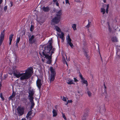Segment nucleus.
Returning a JSON list of instances; mask_svg holds the SVG:
<instances>
[{
    "label": "nucleus",
    "mask_w": 120,
    "mask_h": 120,
    "mask_svg": "<svg viewBox=\"0 0 120 120\" xmlns=\"http://www.w3.org/2000/svg\"><path fill=\"white\" fill-rule=\"evenodd\" d=\"M43 45H41L40 46V50L39 52V54L41 56L42 55L45 56V58L46 59H48L47 61V63L50 64L52 62V55H49V54H45L43 49Z\"/></svg>",
    "instance_id": "f257e3e1"
},
{
    "label": "nucleus",
    "mask_w": 120,
    "mask_h": 120,
    "mask_svg": "<svg viewBox=\"0 0 120 120\" xmlns=\"http://www.w3.org/2000/svg\"><path fill=\"white\" fill-rule=\"evenodd\" d=\"M52 43L51 42L46 46L44 47V46L43 45L44 52L45 54H47L48 53V54H50V51L52 48Z\"/></svg>",
    "instance_id": "f03ea898"
},
{
    "label": "nucleus",
    "mask_w": 120,
    "mask_h": 120,
    "mask_svg": "<svg viewBox=\"0 0 120 120\" xmlns=\"http://www.w3.org/2000/svg\"><path fill=\"white\" fill-rule=\"evenodd\" d=\"M102 6V8H101L100 9V11L101 13H102V14L104 15L106 12L107 14L108 12V9L109 7V4L106 5V4H104Z\"/></svg>",
    "instance_id": "7ed1b4c3"
},
{
    "label": "nucleus",
    "mask_w": 120,
    "mask_h": 120,
    "mask_svg": "<svg viewBox=\"0 0 120 120\" xmlns=\"http://www.w3.org/2000/svg\"><path fill=\"white\" fill-rule=\"evenodd\" d=\"M12 72L13 75L17 78H19L21 76V73L18 70L15 68H13Z\"/></svg>",
    "instance_id": "20e7f679"
},
{
    "label": "nucleus",
    "mask_w": 120,
    "mask_h": 120,
    "mask_svg": "<svg viewBox=\"0 0 120 120\" xmlns=\"http://www.w3.org/2000/svg\"><path fill=\"white\" fill-rule=\"evenodd\" d=\"M25 108L24 107L18 106L17 108L18 113L20 116L22 115L24 113Z\"/></svg>",
    "instance_id": "39448f33"
},
{
    "label": "nucleus",
    "mask_w": 120,
    "mask_h": 120,
    "mask_svg": "<svg viewBox=\"0 0 120 120\" xmlns=\"http://www.w3.org/2000/svg\"><path fill=\"white\" fill-rule=\"evenodd\" d=\"M42 84V81L41 79L38 78L36 82V84L37 86L40 90L41 89Z\"/></svg>",
    "instance_id": "423d86ee"
},
{
    "label": "nucleus",
    "mask_w": 120,
    "mask_h": 120,
    "mask_svg": "<svg viewBox=\"0 0 120 120\" xmlns=\"http://www.w3.org/2000/svg\"><path fill=\"white\" fill-rule=\"evenodd\" d=\"M21 75L20 77V79L22 80L25 79H27L30 77L25 73L21 74Z\"/></svg>",
    "instance_id": "0eeeda50"
},
{
    "label": "nucleus",
    "mask_w": 120,
    "mask_h": 120,
    "mask_svg": "<svg viewBox=\"0 0 120 120\" xmlns=\"http://www.w3.org/2000/svg\"><path fill=\"white\" fill-rule=\"evenodd\" d=\"M5 30H4L1 32L0 35V46L2 45L4 40L5 36Z\"/></svg>",
    "instance_id": "6e6552de"
},
{
    "label": "nucleus",
    "mask_w": 120,
    "mask_h": 120,
    "mask_svg": "<svg viewBox=\"0 0 120 120\" xmlns=\"http://www.w3.org/2000/svg\"><path fill=\"white\" fill-rule=\"evenodd\" d=\"M33 68L31 67H30L28 68L26 70L25 73L30 77L31 75V74L33 72Z\"/></svg>",
    "instance_id": "1a4fd4ad"
},
{
    "label": "nucleus",
    "mask_w": 120,
    "mask_h": 120,
    "mask_svg": "<svg viewBox=\"0 0 120 120\" xmlns=\"http://www.w3.org/2000/svg\"><path fill=\"white\" fill-rule=\"evenodd\" d=\"M60 18L56 16L53 18L51 20L52 22H53L54 24H57L58 23L60 20Z\"/></svg>",
    "instance_id": "9d476101"
},
{
    "label": "nucleus",
    "mask_w": 120,
    "mask_h": 120,
    "mask_svg": "<svg viewBox=\"0 0 120 120\" xmlns=\"http://www.w3.org/2000/svg\"><path fill=\"white\" fill-rule=\"evenodd\" d=\"M29 42L30 44H33L36 42V39H34V35H32L31 37H29Z\"/></svg>",
    "instance_id": "9b49d317"
},
{
    "label": "nucleus",
    "mask_w": 120,
    "mask_h": 120,
    "mask_svg": "<svg viewBox=\"0 0 120 120\" xmlns=\"http://www.w3.org/2000/svg\"><path fill=\"white\" fill-rule=\"evenodd\" d=\"M79 76L82 82V84L83 83L86 84V86H87L88 85V83L87 81L85 80L84 78L83 77L81 74L80 72H79Z\"/></svg>",
    "instance_id": "f8f14e48"
},
{
    "label": "nucleus",
    "mask_w": 120,
    "mask_h": 120,
    "mask_svg": "<svg viewBox=\"0 0 120 120\" xmlns=\"http://www.w3.org/2000/svg\"><path fill=\"white\" fill-rule=\"evenodd\" d=\"M68 38L67 40V43L71 47V48H73L74 47L73 44L71 42V40L70 38L69 34L68 35Z\"/></svg>",
    "instance_id": "ddd939ff"
},
{
    "label": "nucleus",
    "mask_w": 120,
    "mask_h": 120,
    "mask_svg": "<svg viewBox=\"0 0 120 120\" xmlns=\"http://www.w3.org/2000/svg\"><path fill=\"white\" fill-rule=\"evenodd\" d=\"M67 83L69 85L75 84L74 83L73 80L70 79H69L67 80Z\"/></svg>",
    "instance_id": "4468645a"
},
{
    "label": "nucleus",
    "mask_w": 120,
    "mask_h": 120,
    "mask_svg": "<svg viewBox=\"0 0 120 120\" xmlns=\"http://www.w3.org/2000/svg\"><path fill=\"white\" fill-rule=\"evenodd\" d=\"M56 75L50 74V81L51 82L53 81L55 79Z\"/></svg>",
    "instance_id": "2eb2a0df"
},
{
    "label": "nucleus",
    "mask_w": 120,
    "mask_h": 120,
    "mask_svg": "<svg viewBox=\"0 0 120 120\" xmlns=\"http://www.w3.org/2000/svg\"><path fill=\"white\" fill-rule=\"evenodd\" d=\"M50 70L51 72L50 74L56 75V73L55 70L53 69L52 67H50Z\"/></svg>",
    "instance_id": "dca6fc26"
},
{
    "label": "nucleus",
    "mask_w": 120,
    "mask_h": 120,
    "mask_svg": "<svg viewBox=\"0 0 120 120\" xmlns=\"http://www.w3.org/2000/svg\"><path fill=\"white\" fill-rule=\"evenodd\" d=\"M34 91L32 90H30L28 92L29 94V97H33L34 94Z\"/></svg>",
    "instance_id": "f3484780"
},
{
    "label": "nucleus",
    "mask_w": 120,
    "mask_h": 120,
    "mask_svg": "<svg viewBox=\"0 0 120 120\" xmlns=\"http://www.w3.org/2000/svg\"><path fill=\"white\" fill-rule=\"evenodd\" d=\"M14 36V34H11L9 36V45H10L11 44V42L12 40V38L13 36Z\"/></svg>",
    "instance_id": "a211bd4d"
},
{
    "label": "nucleus",
    "mask_w": 120,
    "mask_h": 120,
    "mask_svg": "<svg viewBox=\"0 0 120 120\" xmlns=\"http://www.w3.org/2000/svg\"><path fill=\"white\" fill-rule=\"evenodd\" d=\"M42 9L45 12H48L50 10V9L49 7H42Z\"/></svg>",
    "instance_id": "6ab92c4d"
},
{
    "label": "nucleus",
    "mask_w": 120,
    "mask_h": 120,
    "mask_svg": "<svg viewBox=\"0 0 120 120\" xmlns=\"http://www.w3.org/2000/svg\"><path fill=\"white\" fill-rule=\"evenodd\" d=\"M62 14V11L60 10L59 11L57 12L56 15V16L60 17L61 18V15Z\"/></svg>",
    "instance_id": "aec40b11"
},
{
    "label": "nucleus",
    "mask_w": 120,
    "mask_h": 120,
    "mask_svg": "<svg viewBox=\"0 0 120 120\" xmlns=\"http://www.w3.org/2000/svg\"><path fill=\"white\" fill-rule=\"evenodd\" d=\"M55 28L56 29V30L58 32H61V29L57 26H54Z\"/></svg>",
    "instance_id": "412c9836"
},
{
    "label": "nucleus",
    "mask_w": 120,
    "mask_h": 120,
    "mask_svg": "<svg viewBox=\"0 0 120 120\" xmlns=\"http://www.w3.org/2000/svg\"><path fill=\"white\" fill-rule=\"evenodd\" d=\"M53 116V117H56L57 115V113L56 110L53 109L52 112Z\"/></svg>",
    "instance_id": "4be33fe9"
},
{
    "label": "nucleus",
    "mask_w": 120,
    "mask_h": 120,
    "mask_svg": "<svg viewBox=\"0 0 120 120\" xmlns=\"http://www.w3.org/2000/svg\"><path fill=\"white\" fill-rule=\"evenodd\" d=\"M60 36V38H61L62 40H63L64 39V33L62 31L61 32V34H59Z\"/></svg>",
    "instance_id": "5701e85b"
},
{
    "label": "nucleus",
    "mask_w": 120,
    "mask_h": 120,
    "mask_svg": "<svg viewBox=\"0 0 120 120\" xmlns=\"http://www.w3.org/2000/svg\"><path fill=\"white\" fill-rule=\"evenodd\" d=\"M31 103V106H30V108L31 109H32L33 108L34 106L35 105V103L34 102H30Z\"/></svg>",
    "instance_id": "b1692460"
},
{
    "label": "nucleus",
    "mask_w": 120,
    "mask_h": 120,
    "mask_svg": "<svg viewBox=\"0 0 120 120\" xmlns=\"http://www.w3.org/2000/svg\"><path fill=\"white\" fill-rule=\"evenodd\" d=\"M72 27L74 30H76V24H73L72 26Z\"/></svg>",
    "instance_id": "393cba45"
},
{
    "label": "nucleus",
    "mask_w": 120,
    "mask_h": 120,
    "mask_svg": "<svg viewBox=\"0 0 120 120\" xmlns=\"http://www.w3.org/2000/svg\"><path fill=\"white\" fill-rule=\"evenodd\" d=\"M112 41L113 42H117V39L115 37H113L111 39Z\"/></svg>",
    "instance_id": "a878e982"
},
{
    "label": "nucleus",
    "mask_w": 120,
    "mask_h": 120,
    "mask_svg": "<svg viewBox=\"0 0 120 120\" xmlns=\"http://www.w3.org/2000/svg\"><path fill=\"white\" fill-rule=\"evenodd\" d=\"M29 99L30 100V102H34V98L33 97H29Z\"/></svg>",
    "instance_id": "bb28decb"
},
{
    "label": "nucleus",
    "mask_w": 120,
    "mask_h": 120,
    "mask_svg": "<svg viewBox=\"0 0 120 120\" xmlns=\"http://www.w3.org/2000/svg\"><path fill=\"white\" fill-rule=\"evenodd\" d=\"M22 101L23 103L26 104L27 102V99L25 98H23L22 99Z\"/></svg>",
    "instance_id": "cd10ccee"
},
{
    "label": "nucleus",
    "mask_w": 120,
    "mask_h": 120,
    "mask_svg": "<svg viewBox=\"0 0 120 120\" xmlns=\"http://www.w3.org/2000/svg\"><path fill=\"white\" fill-rule=\"evenodd\" d=\"M34 28V26L33 25H31V26L30 27V31L31 32H32L33 31Z\"/></svg>",
    "instance_id": "c85d7f7f"
},
{
    "label": "nucleus",
    "mask_w": 120,
    "mask_h": 120,
    "mask_svg": "<svg viewBox=\"0 0 120 120\" xmlns=\"http://www.w3.org/2000/svg\"><path fill=\"white\" fill-rule=\"evenodd\" d=\"M55 50V48H52L51 50V52L50 51V55H52V54L54 53V51Z\"/></svg>",
    "instance_id": "c756f323"
},
{
    "label": "nucleus",
    "mask_w": 120,
    "mask_h": 120,
    "mask_svg": "<svg viewBox=\"0 0 120 120\" xmlns=\"http://www.w3.org/2000/svg\"><path fill=\"white\" fill-rule=\"evenodd\" d=\"M88 21V24L86 26V27L87 28H89L90 26V25L91 24V22H90L89 21V20Z\"/></svg>",
    "instance_id": "7c9ffc66"
},
{
    "label": "nucleus",
    "mask_w": 120,
    "mask_h": 120,
    "mask_svg": "<svg viewBox=\"0 0 120 120\" xmlns=\"http://www.w3.org/2000/svg\"><path fill=\"white\" fill-rule=\"evenodd\" d=\"M32 114V112L31 111H30L29 112L27 113L26 115V116H31V114Z\"/></svg>",
    "instance_id": "2f4dec72"
},
{
    "label": "nucleus",
    "mask_w": 120,
    "mask_h": 120,
    "mask_svg": "<svg viewBox=\"0 0 120 120\" xmlns=\"http://www.w3.org/2000/svg\"><path fill=\"white\" fill-rule=\"evenodd\" d=\"M0 98L2 99L3 101L4 100V99L2 93H0Z\"/></svg>",
    "instance_id": "473e14b6"
},
{
    "label": "nucleus",
    "mask_w": 120,
    "mask_h": 120,
    "mask_svg": "<svg viewBox=\"0 0 120 120\" xmlns=\"http://www.w3.org/2000/svg\"><path fill=\"white\" fill-rule=\"evenodd\" d=\"M87 94L89 97H90L91 95V93L89 91H88L87 92Z\"/></svg>",
    "instance_id": "72a5a7b5"
},
{
    "label": "nucleus",
    "mask_w": 120,
    "mask_h": 120,
    "mask_svg": "<svg viewBox=\"0 0 120 120\" xmlns=\"http://www.w3.org/2000/svg\"><path fill=\"white\" fill-rule=\"evenodd\" d=\"M16 95V94L15 92L14 91H13L12 92V93L11 95L13 97V98H14Z\"/></svg>",
    "instance_id": "f704fd0d"
},
{
    "label": "nucleus",
    "mask_w": 120,
    "mask_h": 120,
    "mask_svg": "<svg viewBox=\"0 0 120 120\" xmlns=\"http://www.w3.org/2000/svg\"><path fill=\"white\" fill-rule=\"evenodd\" d=\"M8 7L7 6H5L4 8V10L5 12H6L7 9Z\"/></svg>",
    "instance_id": "c9c22d12"
},
{
    "label": "nucleus",
    "mask_w": 120,
    "mask_h": 120,
    "mask_svg": "<svg viewBox=\"0 0 120 120\" xmlns=\"http://www.w3.org/2000/svg\"><path fill=\"white\" fill-rule=\"evenodd\" d=\"M62 116L64 119L65 120H67V118H66V116H65V115L63 113H62Z\"/></svg>",
    "instance_id": "e433bc0d"
},
{
    "label": "nucleus",
    "mask_w": 120,
    "mask_h": 120,
    "mask_svg": "<svg viewBox=\"0 0 120 120\" xmlns=\"http://www.w3.org/2000/svg\"><path fill=\"white\" fill-rule=\"evenodd\" d=\"M20 40V38L19 37L17 38V40L16 42L18 43H19Z\"/></svg>",
    "instance_id": "4c0bfd02"
},
{
    "label": "nucleus",
    "mask_w": 120,
    "mask_h": 120,
    "mask_svg": "<svg viewBox=\"0 0 120 120\" xmlns=\"http://www.w3.org/2000/svg\"><path fill=\"white\" fill-rule=\"evenodd\" d=\"M26 117L27 118V119L28 120H30L31 119V116H26Z\"/></svg>",
    "instance_id": "58836bf2"
},
{
    "label": "nucleus",
    "mask_w": 120,
    "mask_h": 120,
    "mask_svg": "<svg viewBox=\"0 0 120 120\" xmlns=\"http://www.w3.org/2000/svg\"><path fill=\"white\" fill-rule=\"evenodd\" d=\"M63 101H67V99L66 97H63L62 99Z\"/></svg>",
    "instance_id": "ea45409f"
},
{
    "label": "nucleus",
    "mask_w": 120,
    "mask_h": 120,
    "mask_svg": "<svg viewBox=\"0 0 120 120\" xmlns=\"http://www.w3.org/2000/svg\"><path fill=\"white\" fill-rule=\"evenodd\" d=\"M85 55L86 57L87 58H88L89 57L87 53L86 52H85Z\"/></svg>",
    "instance_id": "a19ab883"
},
{
    "label": "nucleus",
    "mask_w": 120,
    "mask_h": 120,
    "mask_svg": "<svg viewBox=\"0 0 120 120\" xmlns=\"http://www.w3.org/2000/svg\"><path fill=\"white\" fill-rule=\"evenodd\" d=\"M85 114H84L82 117V120H85L86 119V116H85Z\"/></svg>",
    "instance_id": "79ce46f5"
},
{
    "label": "nucleus",
    "mask_w": 120,
    "mask_h": 120,
    "mask_svg": "<svg viewBox=\"0 0 120 120\" xmlns=\"http://www.w3.org/2000/svg\"><path fill=\"white\" fill-rule=\"evenodd\" d=\"M65 3L66 4H68L70 5V3L69 2L68 0H65Z\"/></svg>",
    "instance_id": "37998d69"
},
{
    "label": "nucleus",
    "mask_w": 120,
    "mask_h": 120,
    "mask_svg": "<svg viewBox=\"0 0 120 120\" xmlns=\"http://www.w3.org/2000/svg\"><path fill=\"white\" fill-rule=\"evenodd\" d=\"M74 79L75 82H76L78 81V80L75 78H74Z\"/></svg>",
    "instance_id": "c03bdc74"
},
{
    "label": "nucleus",
    "mask_w": 120,
    "mask_h": 120,
    "mask_svg": "<svg viewBox=\"0 0 120 120\" xmlns=\"http://www.w3.org/2000/svg\"><path fill=\"white\" fill-rule=\"evenodd\" d=\"M72 100H68L67 101V102L68 103H71L72 102Z\"/></svg>",
    "instance_id": "a18cd8bd"
},
{
    "label": "nucleus",
    "mask_w": 120,
    "mask_h": 120,
    "mask_svg": "<svg viewBox=\"0 0 120 120\" xmlns=\"http://www.w3.org/2000/svg\"><path fill=\"white\" fill-rule=\"evenodd\" d=\"M108 30H109V31L110 32H111V29L109 25V26Z\"/></svg>",
    "instance_id": "49530a36"
},
{
    "label": "nucleus",
    "mask_w": 120,
    "mask_h": 120,
    "mask_svg": "<svg viewBox=\"0 0 120 120\" xmlns=\"http://www.w3.org/2000/svg\"><path fill=\"white\" fill-rule=\"evenodd\" d=\"M14 98L11 95L9 97V100H10L12 98Z\"/></svg>",
    "instance_id": "de8ad7c7"
},
{
    "label": "nucleus",
    "mask_w": 120,
    "mask_h": 120,
    "mask_svg": "<svg viewBox=\"0 0 120 120\" xmlns=\"http://www.w3.org/2000/svg\"><path fill=\"white\" fill-rule=\"evenodd\" d=\"M75 1L77 2L80 3V1L79 0H75Z\"/></svg>",
    "instance_id": "09e8293b"
},
{
    "label": "nucleus",
    "mask_w": 120,
    "mask_h": 120,
    "mask_svg": "<svg viewBox=\"0 0 120 120\" xmlns=\"http://www.w3.org/2000/svg\"><path fill=\"white\" fill-rule=\"evenodd\" d=\"M10 3H11V6L12 7L13 5V2H10Z\"/></svg>",
    "instance_id": "8fccbe9b"
},
{
    "label": "nucleus",
    "mask_w": 120,
    "mask_h": 120,
    "mask_svg": "<svg viewBox=\"0 0 120 120\" xmlns=\"http://www.w3.org/2000/svg\"><path fill=\"white\" fill-rule=\"evenodd\" d=\"M19 43L16 42V44H15V45L16 46H17V47H18V44Z\"/></svg>",
    "instance_id": "3c124183"
},
{
    "label": "nucleus",
    "mask_w": 120,
    "mask_h": 120,
    "mask_svg": "<svg viewBox=\"0 0 120 120\" xmlns=\"http://www.w3.org/2000/svg\"><path fill=\"white\" fill-rule=\"evenodd\" d=\"M3 0H0V6L1 4L3 2Z\"/></svg>",
    "instance_id": "603ef678"
},
{
    "label": "nucleus",
    "mask_w": 120,
    "mask_h": 120,
    "mask_svg": "<svg viewBox=\"0 0 120 120\" xmlns=\"http://www.w3.org/2000/svg\"><path fill=\"white\" fill-rule=\"evenodd\" d=\"M56 6H58L59 5V3L58 2H56Z\"/></svg>",
    "instance_id": "864d4df0"
},
{
    "label": "nucleus",
    "mask_w": 120,
    "mask_h": 120,
    "mask_svg": "<svg viewBox=\"0 0 120 120\" xmlns=\"http://www.w3.org/2000/svg\"><path fill=\"white\" fill-rule=\"evenodd\" d=\"M85 114V116H86V117L87 116V114Z\"/></svg>",
    "instance_id": "5fc2aeb1"
},
{
    "label": "nucleus",
    "mask_w": 120,
    "mask_h": 120,
    "mask_svg": "<svg viewBox=\"0 0 120 120\" xmlns=\"http://www.w3.org/2000/svg\"><path fill=\"white\" fill-rule=\"evenodd\" d=\"M103 2L105 3L106 2V0H103Z\"/></svg>",
    "instance_id": "6e6d98bb"
},
{
    "label": "nucleus",
    "mask_w": 120,
    "mask_h": 120,
    "mask_svg": "<svg viewBox=\"0 0 120 120\" xmlns=\"http://www.w3.org/2000/svg\"><path fill=\"white\" fill-rule=\"evenodd\" d=\"M104 85L105 88V89H106V86H105V84H104Z\"/></svg>",
    "instance_id": "4d7b16f0"
},
{
    "label": "nucleus",
    "mask_w": 120,
    "mask_h": 120,
    "mask_svg": "<svg viewBox=\"0 0 120 120\" xmlns=\"http://www.w3.org/2000/svg\"><path fill=\"white\" fill-rule=\"evenodd\" d=\"M57 0H53V1L54 2H56Z\"/></svg>",
    "instance_id": "13d9d810"
},
{
    "label": "nucleus",
    "mask_w": 120,
    "mask_h": 120,
    "mask_svg": "<svg viewBox=\"0 0 120 120\" xmlns=\"http://www.w3.org/2000/svg\"><path fill=\"white\" fill-rule=\"evenodd\" d=\"M65 63H66V65H67V66H68V64H67V62L66 61H65Z\"/></svg>",
    "instance_id": "bf43d9fd"
},
{
    "label": "nucleus",
    "mask_w": 120,
    "mask_h": 120,
    "mask_svg": "<svg viewBox=\"0 0 120 120\" xmlns=\"http://www.w3.org/2000/svg\"><path fill=\"white\" fill-rule=\"evenodd\" d=\"M22 120H26L24 118V119H22Z\"/></svg>",
    "instance_id": "052dcab7"
},
{
    "label": "nucleus",
    "mask_w": 120,
    "mask_h": 120,
    "mask_svg": "<svg viewBox=\"0 0 120 120\" xmlns=\"http://www.w3.org/2000/svg\"><path fill=\"white\" fill-rule=\"evenodd\" d=\"M68 104V103L67 102L65 104V105H67Z\"/></svg>",
    "instance_id": "680f3d73"
},
{
    "label": "nucleus",
    "mask_w": 120,
    "mask_h": 120,
    "mask_svg": "<svg viewBox=\"0 0 120 120\" xmlns=\"http://www.w3.org/2000/svg\"><path fill=\"white\" fill-rule=\"evenodd\" d=\"M105 93L106 94H107L106 92V91H105Z\"/></svg>",
    "instance_id": "e2e57ef3"
},
{
    "label": "nucleus",
    "mask_w": 120,
    "mask_h": 120,
    "mask_svg": "<svg viewBox=\"0 0 120 120\" xmlns=\"http://www.w3.org/2000/svg\"><path fill=\"white\" fill-rule=\"evenodd\" d=\"M98 50L99 51V46H98Z\"/></svg>",
    "instance_id": "0e129e2a"
},
{
    "label": "nucleus",
    "mask_w": 120,
    "mask_h": 120,
    "mask_svg": "<svg viewBox=\"0 0 120 120\" xmlns=\"http://www.w3.org/2000/svg\"><path fill=\"white\" fill-rule=\"evenodd\" d=\"M91 34H90V37H91Z\"/></svg>",
    "instance_id": "69168bd1"
},
{
    "label": "nucleus",
    "mask_w": 120,
    "mask_h": 120,
    "mask_svg": "<svg viewBox=\"0 0 120 120\" xmlns=\"http://www.w3.org/2000/svg\"><path fill=\"white\" fill-rule=\"evenodd\" d=\"M101 58V61H102V62L103 61V60H102V59Z\"/></svg>",
    "instance_id": "338daca9"
},
{
    "label": "nucleus",
    "mask_w": 120,
    "mask_h": 120,
    "mask_svg": "<svg viewBox=\"0 0 120 120\" xmlns=\"http://www.w3.org/2000/svg\"><path fill=\"white\" fill-rule=\"evenodd\" d=\"M106 98V96H105V98Z\"/></svg>",
    "instance_id": "774afa93"
}]
</instances>
